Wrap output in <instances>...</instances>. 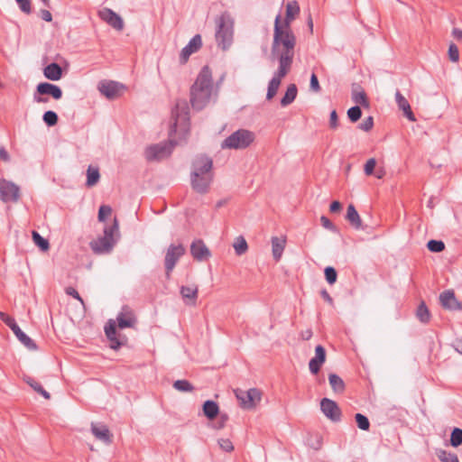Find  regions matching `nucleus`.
I'll return each instance as SVG.
<instances>
[{"instance_id": "1", "label": "nucleus", "mask_w": 462, "mask_h": 462, "mask_svg": "<svg viewBox=\"0 0 462 462\" xmlns=\"http://www.w3.org/2000/svg\"><path fill=\"white\" fill-rule=\"evenodd\" d=\"M296 46V37L291 29L281 27V15L274 21L272 57L281 68L291 69Z\"/></svg>"}, {"instance_id": "2", "label": "nucleus", "mask_w": 462, "mask_h": 462, "mask_svg": "<svg viewBox=\"0 0 462 462\" xmlns=\"http://www.w3.org/2000/svg\"><path fill=\"white\" fill-rule=\"evenodd\" d=\"M214 178L212 159L205 154L195 156L190 166L191 189L198 194L205 195L209 192Z\"/></svg>"}, {"instance_id": "3", "label": "nucleus", "mask_w": 462, "mask_h": 462, "mask_svg": "<svg viewBox=\"0 0 462 462\" xmlns=\"http://www.w3.org/2000/svg\"><path fill=\"white\" fill-rule=\"evenodd\" d=\"M215 96L217 88L214 87L212 71L208 66H204L190 88V104L194 109L201 110Z\"/></svg>"}, {"instance_id": "4", "label": "nucleus", "mask_w": 462, "mask_h": 462, "mask_svg": "<svg viewBox=\"0 0 462 462\" xmlns=\"http://www.w3.org/2000/svg\"><path fill=\"white\" fill-rule=\"evenodd\" d=\"M137 323L134 311L128 306H124L116 316V319H109L105 327L106 336L110 341L112 349H118L122 343L116 337V327L120 329L133 328Z\"/></svg>"}, {"instance_id": "5", "label": "nucleus", "mask_w": 462, "mask_h": 462, "mask_svg": "<svg viewBox=\"0 0 462 462\" xmlns=\"http://www.w3.org/2000/svg\"><path fill=\"white\" fill-rule=\"evenodd\" d=\"M215 39L218 48L227 51L233 44L235 34V20L227 12L216 18Z\"/></svg>"}, {"instance_id": "6", "label": "nucleus", "mask_w": 462, "mask_h": 462, "mask_svg": "<svg viewBox=\"0 0 462 462\" xmlns=\"http://www.w3.org/2000/svg\"><path fill=\"white\" fill-rule=\"evenodd\" d=\"M254 138L255 135L253 132L246 129H239L222 142L221 148L232 150L246 149L253 143Z\"/></svg>"}, {"instance_id": "7", "label": "nucleus", "mask_w": 462, "mask_h": 462, "mask_svg": "<svg viewBox=\"0 0 462 462\" xmlns=\"http://www.w3.org/2000/svg\"><path fill=\"white\" fill-rule=\"evenodd\" d=\"M118 233V223L117 220H114V224L111 226H106L104 229V236L97 238L90 243L91 249L96 254H106L109 253L113 248L116 240L115 235Z\"/></svg>"}, {"instance_id": "8", "label": "nucleus", "mask_w": 462, "mask_h": 462, "mask_svg": "<svg viewBox=\"0 0 462 462\" xmlns=\"http://www.w3.org/2000/svg\"><path fill=\"white\" fill-rule=\"evenodd\" d=\"M172 115L174 123L171 127V135L172 133H186L189 129V106L187 102L185 100L178 101Z\"/></svg>"}, {"instance_id": "9", "label": "nucleus", "mask_w": 462, "mask_h": 462, "mask_svg": "<svg viewBox=\"0 0 462 462\" xmlns=\"http://www.w3.org/2000/svg\"><path fill=\"white\" fill-rule=\"evenodd\" d=\"M185 253L186 249L182 244H171L168 246L164 257L165 273L168 278Z\"/></svg>"}, {"instance_id": "10", "label": "nucleus", "mask_w": 462, "mask_h": 462, "mask_svg": "<svg viewBox=\"0 0 462 462\" xmlns=\"http://www.w3.org/2000/svg\"><path fill=\"white\" fill-rule=\"evenodd\" d=\"M235 394L240 402V406L245 410H252L260 402L262 393L256 388H251L247 391L236 389Z\"/></svg>"}, {"instance_id": "11", "label": "nucleus", "mask_w": 462, "mask_h": 462, "mask_svg": "<svg viewBox=\"0 0 462 462\" xmlns=\"http://www.w3.org/2000/svg\"><path fill=\"white\" fill-rule=\"evenodd\" d=\"M172 151L171 143L152 144L146 148L145 158L148 161H159L168 157Z\"/></svg>"}, {"instance_id": "12", "label": "nucleus", "mask_w": 462, "mask_h": 462, "mask_svg": "<svg viewBox=\"0 0 462 462\" xmlns=\"http://www.w3.org/2000/svg\"><path fill=\"white\" fill-rule=\"evenodd\" d=\"M20 198V188L12 181L0 180V199L4 202H17Z\"/></svg>"}, {"instance_id": "13", "label": "nucleus", "mask_w": 462, "mask_h": 462, "mask_svg": "<svg viewBox=\"0 0 462 462\" xmlns=\"http://www.w3.org/2000/svg\"><path fill=\"white\" fill-rule=\"evenodd\" d=\"M124 86L115 81H101L98 84V90L108 99H115L121 96Z\"/></svg>"}, {"instance_id": "14", "label": "nucleus", "mask_w": 462, "mask_h": 462, "mask_svg": "<svg viewBox=\"0 0 462 462\" xmlns=\"http://www.w3.org/2000/svg\"><path fill=\"white\" fill-rule=\"evenodd\" d=\"M320 409L323 414L330 420L337 422L340 420L341 411L336 402L323 398L320 402Z\"/></svg>"}, {"instance_id": "15", "label": "nucleus", "mask_w": 462, "mask_h": 462, "mask_svg": "<svg viewBox=\"0 0 462 462\" xmlns=\"http://www.w3.org/2000/svg\"><path fill=\"white\" fill-rule=\"evenodd\" d=\"M291 71V69L278 67L277 70L274 72L273 77L269 82L266 98L271 100L276 95L279 87L281 85L282 79Z\"/></svg>"}, {"instance_id": "16", "label": "nucleus", "mask_w": 462, "mask_h": 462, "mask_svg": "<svg viewBox=\"0 0 462 462\" xmlns=\"http://www.w3.org/2000/svg\"><path fill=\"white\" fill-rule=\"evenodd\" d=\"M202 46V39L199 34H196L189 43L181 50L180 54V63H186L191 54L197 52Z\"/></svg>"}, {"instance_id": "17", "label": "nucleus", "mask_w": 462, "mask_h": 462, "mask_svg": "<svg viewBox=\"0 0 462 462\" xmlns=\"http://www.w3.org/2000/svg\"><path fill=\"white\" fill-rule=\"evenodd\" d=\"M190 254L199 262L206 261L211 256L209 249L201 239L192 242L190 245Z\"/></svg>"}, {"instance_id": "18", "label": "nucleus", "mask_w": 462, "mask_h": 462, "mask_svg": "<svg viewBox=\"0 0 462 462\" xmlns=\"http://www.w3.org/2000/svg\"><path fill=\"white\" fill-rule=\"evenodd\" d=\"M99 17L116 30L121 31L124 28L123 19L109 8H103L98 12Z\"/></svg>"}, {"instance_id": "19", "label": "nucleus", "mask_w": 462, "mask_h": 462, "mask_svg": "<svg viewBox=\"0 0 462 462\" xmlns=\"http://www.w3.org/2000/svg\"><path fill=\"white\" fill-rule=\"evenodd\" d=\"M326 356L327 355L325 348L321 345L317 346L315 347V356L310 360L309 363V369L311 374H317L319 372L322 365L326 361Z\"/></svg>"}, {"instance_id": "20", "label": "nucleus", "mask_w": 462, "mask_h": 462, "mask_svg": "<svg viewBox=\"0 0 462 462\" xmlns=\"http://www.w3.org/2000/svg\"><path fill=\"white\" fill-rule=\"evenodd\" d=\"M91 432L95 438L103 443L109 445L113 441V435L106 425L91 424Z\"/></svg>"}, {"instance_id": "21", "label": "nucleus", "mask_w": 462, "mask_h": 462, "mask_svg": "<svg viewBox=\"0 0 462 462\" xmlns=\"http://www.w3.org/2000/svg\"><path fill=\"white\" fill-rule=\"evenodd\" d=\"M300 14V6L296 1L289 2L286 5V14L283 22L281 21V27L285 29H291V24L292 21Z\"/></svg>"}, {"instance_id": "22", "label": "nucleus", "mask_w": 462, "mask_h": 462, "mask_svg": "<svg viewBox=\"0 0 462 462\" xmlns=\"http://www.w3.org/2000/svg\"><path fill=\"white\" fill-rule=\"evenodd\" d=\"M36 91L40 95H50L56 100L62 97V90L59 86L47 82L38 84Z\"/></svg>"}, {"instance_id": "23", "label": "nucleus", "mask_w": 462, "mask_h": 462, "mask_svg": "<svg viewBox=\"0 0 462 462\" xmlns=\"http://www.w3.org/2000/svg\"><path fill=\"white\" fill-rule=\"evenodd\" d=\"M439 300L443 308L450 310H460L462 308L452 291L442 292L439 296Z\"/></svg>"}, {"instance_id": "24", "label": "nucleus", "mask_w": 462, "mask_h": 462, "mask_svg": "<svg viewBox=\"0 0 462 462\" xmlns=\"http://www.w3.org/2000/svg\"><path fill=\"white\" fill-rule=\"evenodd\" d=\"M395 101L397 103L399 109L403 112L404 116H406L411 122H415L416 117L413 112L411 111L409 101L406 99L404 96L402 95V93L399 90L395 92Z\"/></svg>"}, {"instance_id": "25", "label": "nucleus", "mask_w": 462, "mask_h": 462, "mask_svg": "<svg viewBox=\"0 0 462 462\" xmlns=\"http://www.w3.org/2000/svg\"><path fill=\"white\" fill-rule=\"evenodd\" d=\"M198 292L199 289L197 285L180 287V295L187 305H196Z\"/></svg>"}, {"instance_id": "26", "label": "nucleus", "mask_w": 462, "mask_h": 462, "mask_svg": "<svg viewBox=\"0 0 462 462\" xmlns=\"http://www.w3.org/2000/svg\"><path fill=\"white\" fill-rule=\"evenodd\" d=\"M272 253L275 261H280L286 245V238L284 236L272 237Z\"/></svg>"}, {"instance_id": "27", "label": "nucleus", "mask_w": 462, "mask_h": 462, "mask_svg": "<svg viewBox=\"0 0 462 462\" xmlns=\"http://www.w3.org/2000/svg\"><path fill=\"white\" fill-rule=\"evenodd\" d=\"M43 75L50 80L57 81L62 77V69L59 64L53 62L44 68Z\"/></svg>"}, {"instance_id": "28", "label": "nucleus", "mask_w": 462, "mask_h": 462, "mask_svg": "<svg viewBox=\"0 0 462 462\" xmlns=\"http://www.w3.org/2000/svg\"><path fill=\"white\" fill-rule=\"evenodd\" d=\"M346 218L354 228H356V229L363 228L362 219H361L358 212L356 211V208L354 207V205H352V204L348 205Z\"/></svg>"}, {"instance_id": "29", "label": "nucleus", "mask_w": 462, "mask_h": 462, "mask_svg": "<svg viewBox=\"0 0 462 462\" xmlns=\"http://www.w3.org/2000/svg\"><path fill=\"white\" fill-rule=\"evenodd\" d=\"M352 99L353 101L360 106L368 107L369 102L365 92L359 86H354L352 89Z\"/></svg>"}, {"instance_id": "30", "label": "nucleus", "mask_w": 462, "mask_h": 462, "mask_svg": "<svg viewBox=\"0 0 462 462\" xmlns=\"http://www.w3.org/2000/svg\"><path fill=\"white\" fill-rule=\"evenodd\" d=\"M203 413L210 420L217 418L219 413V408L214 401H206L203 404Z\"/></svg>"}, {"instance_id": "31", "label": "nucleus", "mask_w": 462, "mask_h": 462, "mask_svg": "<svg viewBox=\"0 0 462 462\" xmlns=\"http://www.w3.org/2000/svg\"><path fill=\"white\" fill-rule=\"evenodd\" d=\"M100 179V173L97 167L88 166L87 170V182L86 185L88 187L95 186Z\"/></svg>"}, {"instance_id": "32", "label": "nucleus", "mask_w": 462, "mask_h": 462, "mask_svg": "<svg viewBox=\"0 0 462 462\" xmlns=\"http://www.w3.org/2000/svg\"><path fill=\"white\" fill-rule=\"evenodd\" d=\"M297 87L294 84H291L288 86L285 95L281 100V105L282 106H287L291 104L296 97H297Z\"/></svg>"}, {"instance_id": "33", "label": "nucleus", "mask_w": 462, "mask_h": 462, "mask_svg": "<svg viewBox=\"0 0 462 462\" xmlns=\"http://www.w3.org/2000/svg\"><path fill=\"white\" fill-rule=\"evenodd\" d=\"M328 382L336 393H342L345 390L344 381L336 374H330L328 375Z\"/></svg>"}, {"instance_id": "34", "label": "nucleus", "mask_w": 462, "mask_h": 462, "mask_svg": "<svg viewBox=\"0 0 462 462\" xmlns=\"http://www.w3.org/2000/svg\"><path fill=\"white\" fill-rule=\"evenodd\" d=\"M233 247L237 255L245 254L248 250V245L244 236H240L235 239Z\"/></svg>"}, {"instance_id": "35", "label": "nucleus", "mask_w": 462, "mask_h": 462, "mask_svg": "<svg viewBox=\"0 0 462 462\" xmlns=\"http://www.w3.org/2000/svg\"><path fill=\"white\" fill-rule=\"evenodd\" d=\"M417 318L421 321L422 323H428L430 319V311L424 302H421L416 312Z\"/></svg>"}, {"instance_id": "36", "label": "nucleus", "mask_w": 462, "mask_h": 462, "mask_svg": "<svg viewBox=\"0 0 462 462\" xmlns=\"http://www.w3.org/2000/svg\"><path fill=\"white\" fill-rule=\"evenodd\" d=\"M32 240L34 244L42 250L47 251L50 248V244L47 239L43 238L38 232L32 231Z\"/></svg>"}, {"instance_id": "37", "label": "nucleus", "mask_w": 462, "mask_h": 462, "mask_svg": "<svg viewBox=\"0 0 462 462\" xmlns=\"http://www.w3.org/2000/svg\"><path fill=\"white\" fill-rule=\"evenodd\" d=\"M16 337L29 350H36L37 349L36 344L23 331H22L18 336H16Z\"/></svg>"}, {"instance_id": "38", "label": "nucleus", "mask_w": 462, "mask_h": 462, "mask_svg": "<svg viewBox=\"0 0 462 462\" xmlns=\"http://www.w3.org/2000/svg\"><path fill=\"white\" fill-rule=\"evenodd\" d=\"M25 381L34 391L42 395L45 399H50V393L47 391H45L38 382H36L32 378H27Z\"/></svg>"}, {"instance_id": "39", "label": "nucleus", "mask_w": 462, "mask_h": 462, "mask_svg": "<svg viewBox=\"0 0 462 462\" xmlns=\"http://www.w3.org/2000/svg\"><path fill=\"white\" fill-rule=\"evenodd\" d=\"M437 456L441 462H459L456 454L448 452L446 450H439L437 453Z\"/></svg>"}, {"instance_id": "40", "label": "nucleus", "mask_w": 462, "mask_h": 462, "mask_svg": "<svg viewBox=\"0 0 462 462\" xmlns=\"http://www.w3.org/2000/svg\"><path fill=\"white\" fill-rule=\"evenodd\" d=\"M450 444L451 446L457 448L462 444V430L459 428H455L450 435Z\"/></svg>"}, {"instance_id": "41", "label": "nucleus", "mask_w": 462, "mask_h": 462, "mask_svg": "<svg viewBox=\"0 0 462 462\" xmlns=\"http://www.w3.org/2000/svg\"><path fill=\"white\" fill-rule=\"evenodd\" d=\"M173 387L180 392H191L193 386L187 380H177L173 383Z\"/></svg>"}, {"instance_id": "42", "label": "nucleus", "mask_w": 462, "mask_h": 462, "mask_svg": "<svg viewBox=\"0 0 462 462\" xmlns=\"http://www.w3.org/2000/svg\"><path fill=\"white\" fill-rule=\"evenodd\" d=\"M355 419H356L357 427L360 430H369L370 422H369L368 419L365 415H363L361 413H356V416H355Z\"/></svg>"}, {"instance_id": "43", "label": "nucleus", "mask_w": 462, "mask_h": 462, "mask_svg": "<svg viewBox=\"0 0 462 462\" xmlns=\"http://www.w3.org/2000/svg\"><path fill=\"white\" fill-rule=\"evenodd\" d=\"M362 116L361 108L358 106H355L347 110V116L353 123L358 121Z\"/></svg>"}, {"instance_id": "44", "label": "nucleus", "mask_w": 462, "mask_h": 462, "mask_svg": "<svg viewBox=\"0 0 462 462\" xmlns=\"http://www.w3.org/2000/svg\"><path fill=\"white\" fill-rule=\"evenodd\" d=\"M448 54L450 61L457 62L459 60V51L455 43H449Z\"/></svg>"}, {"instance_id": "45", "label": "nucleus", "mask_w": 462, "mask_h": 462, "mask_svg": "<svg viewBox=\"0 0 462 462\" xmlns=\"http://www.w3.org/2000/svg\"><path fill=\"white\" fill-rule=\"evenodd\" d=\"M428 249L434 253L442 252L445 248V245L442 241L430 240L428 242Z\"/></svg>"}, {"instance_id": "46", "label": "nucleus", "mask_w": 462, "mask_h": 462, "mask_svg": "<svg viewBox=\"0 0 462 462\" xmlns=\"http://www.w3.org/2000/svg\"><path fill=\"white\" fill-rule=\"evenodd\" d=\"M43 121L48 125L49 126H53L58 122V116L53 111H47L43 115Z\"/></svg>"}, {"instance_id": "47", "label": "nucleus", "mask_w": 462, "mask_h": 462, "mask_svg": "<svg viewBox=\"0 0 462 462\" xmlns=\"http://www.w3.org/2000/svg\"><path fill=\"white\" fill-rule=\"evenodd\" d=\"M325 277H326L327 282L329 284L335 283L336 281H337V272H336V270L333 267H331V266L326 267V269H325Z\"/></svg>"}, {"instance_id": "48", "label": "nucleus", "mask_w": 462, "mask_h": 462, "mask_svg": "<svg viewBox=\"0 0 462 462\" xmlns=\"http://www.w3.org/2000/svg\"><path fill=\"white\" fill-rule=\"evenodd\" d=\"M218 445L223 451L231 452L234 450V446L229 439H219Z\"/></svg>"}, {"instance_id": "49", "label": "nucleus", "mask_w": 462, "mask_h": 462, "mask_svg": "<svg viewBox=\"0 0 462 462\" xmlns=\"http://www.w3.org/2000/svg\"><path fill=\"white\" fill-rule=\"evenodd\" d=\"M376 166V160L374 158H371L367 160L364 166V171L366 176H371L374 173V168Z\"/></svg>"}, {"instance_id": "50", "label": "nucleus", "mask_w": 462, "mask_h": 462, "mask_svg": "<svg viewBox=\"0 0 462 462\" xmlns=\"http://www.w3.org/2000/svg\"><path fill=\"white\" fill-rule=\"evenodd\" d=\"M112 212V208L109 206L103 205L98 210V220L104 221Z\"/></svg>"}, {"instance_id": "51", "label": "nucleus", "mask_w": 462, "mask_h": 462, "mask_svg": "<svg viewBox=\"0 0 462 462\" xmlns=\"http://www.w3.org/2000/svg\"><path fill=\"white\" fill-rule=\"evenodd\" d=\"M374 126V119L372 116L365 118L360 125L359 128L365 132L370 131Z\"/></svg>"}, {"instance_id": "52", "label": "nucleus", "mask_w": 462, "mask_h": 462, "mask_svg": "<svg viewBox=\"0 0 462 462\" xmlns=\"http://www.w3.org/2000/svg\"><path fill=\"white\" fill-rule=\"evenodd\" d=\"M320 222H321V225L324 228L328 229V230H330L332 232H336L337 231V227L336 226L325 216H322L320 217Z\"/></svg>"}, {"instance_id": "53", "label": "nucleus", "mask_w": 462, "mask_h": 462, "mask_svg": "<svg viewBox=\"0 0 462 462\" xmlns=\"http://www.w3.org/2000/svg\"><path fill=\"white\" fill-rule=\"evenodd\" d=\"M15 1L18 3L20 9L23 13L30 14L32 12L30 0H15Z\"/></svg>"}, {"instance_id": "54", "label": "nucleus", "mask_w": 462, "mask_h": 462, "mask_svg": "<svg viewBox=\"0 0 462 462\" xmlns=\"http://www.w3.org/2000/svg\"><path fill=\"white\" fill-rule=\"evenodd\" d=\"M65 291L68 295L69 296H72L73 298H75L76 300H78L81 305L84 306V300L83 299L80 297V295L79 294V292L76 291V289H74L73 287H67L65 289Z\"/></svg>"}, {"instance_id": "55", "label": "nucleus", "mask_w": 462, "mask_h": 462, "mask_svg": "<svg viewBox=\"0 0 462 462\" xmlns=\"http://www.w3.org/2000/svg\"><path fill=\"white\" fill-rule=\"evenodd\" d=\"M227 420H228V416L226 413L220 414L214 428L217 430L223 429Z\"/></svg>"}, {"instance_id": "56", "label": "nucleus", "mask_w": 462, "mask_h": 462, "mask_svg": "<svg viewBox=\"0 0 462 462\" xmlns=\"http://www.w3.org/2000/svg\"><path fill=\"white\" fill-rule=\"evenodd\" d=\"M338 126V117L336 110L331 111L329 116V127L336 129Z\"/></svg>"}, {"instance_id": "57", "label": "nucleus", "mask_w": 462, "mask_h": 462, "mask_svg": "<svg viewBox=\"0 0 462 462\" xmlns=\"http://www.w3.org/2000/svg\"><path fill=\"white\" fill-rule=\"evenodd\" d=\"M310 89L314 92H319L320 90L318 77L314 73L310 77Z\"/></svg>"}, {"instance_id": "58", "label": "nucleus", "mask_w": 462, "mask_h": 462, "mask_svg": "<svg viewBox=\"0 0 462 462\" xmlns=\"http://www.w3.org/2000/svg\"><path fill=\"white\" fill-rule=\"evenodd\" d=\"M313 336V332L310 328L300 332V337L302 340H310Z\"/></svg>"}, {"instance_id": "59", "label": "nucleus", "mask_w": 462, "mask_h": 462, "mask_svg": "<svg viewBox=\"0 0 462 462\" xmlns=\"http://www.w3.org/2000/svg\"><path fill=\"white\" fill-rule=\"evenodd\" d=\"M0 319L9 327L14 321V319L10 317L9 315L4 313V312H0Z\"/></svg>"}, {"instance_id": "60", "label": "nucleus", "mask_w": 462, "mask_h": 462, "mask_svg": "<svg viewBox=\"0 0 462 462\" xmlns=\"http://www.w3.org/2000/svg\"><path fill=\"white\" fill-rule=\"evenodd\" d=\"M0 160L5 162L10 161V155L8 152L2 146L0 147Z\"/></svg>"}, {"instance_id": "61", "label": "nucleus", "mask_w": 462, "mask_h": 462, "mask_svg": "<svg viewBox=\"0 0 462 462\" xmlns=\"http://www.w3.org/2000/svg\"><path fill=\"white\" fill-rule=\"evenodd\" d=\"M41 17L42 18V20H44L46 22H51V20H52L51 14L48 10H45V9L41 10Z\"/></svg>"}, {"instance_id": "62", "label": "nucleus", "mask_w": 462, "mask_h": 462, "mask_svg": "<svg viewBox=\"0 0 462 462\" xmlns=\"http://www.w3.org/2000/svg\"><path fill=\"white\" fill-rule=\"evenodd\" d=\"M341 209V204L339 201H333L331 204H330V207H329V210L330 212L332 213H336V212H338L340 211Z\"/></svg>"}, {"instance_id": "63", "label": "nucleus", "mask_w": 462, "mask_h": 462, "mask_svg": "<svg viewBox=\"0 0 462 462\" xmlns=\"http://www.w3.org/2000/svg\"><path fill=\"white\" fill-rule=\"evenodd\" d=\"M452 36L457 41H462V30L459 28H454L452 30Z\"/></svg>"}, {"instance_id": "64", "label": "nucleus", "mask_w": 462, "mask_h": 462, "mask_svg": "<svg viewBox=\"0 0 462 462\" xmlns=\"http://www.w3.org/2000/svg\"><path fill=\"white\" fill-rule=\"evenodd\" d=\"M455 349L462 354V340H457L456 343H455Z\"/></svg>"}]
</instances>
